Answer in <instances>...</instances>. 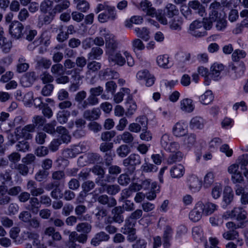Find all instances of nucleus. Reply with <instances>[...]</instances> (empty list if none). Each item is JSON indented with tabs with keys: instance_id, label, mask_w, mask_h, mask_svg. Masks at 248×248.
<instances>
[{
	"instance_id": "e2e57ef3",
	"label": "nucleus",
	"mask_w": 248,
	"mask_h": 248,
	"mask_svg": "<svg viewBox=\"0 0 248 248\" xmlns=\"http://www.w3.org/2000/svg\"><path fill=\"white\" fill-rule=\"evenodd\" d=\"M53 5V1L50 0H44L40 4V11L43 13L46 14L50 9Z\"/></svg>"
},
{
	"instance_id": "b1692460",
	"label": "nucleus",
	"mask_w": 248,
	"mask_h": 248,
	"mask_svg": "<svg viewBox=\"0 0 248 248\" xmlns=\"http://www.w3.org/2000/svg\"><path fill=\"white\" fill-rule=\"evenodd\" d=\"M97 201L103 205H107L108 207H112L117 204L113 197H108L107 195H102L98 197Z\"/></svg>"
},
{
	"instance_id": "13d9d810",
	"label": "nucleus",
	"mask_w": 248,
	"mask_h": 248,
	"mask_svg": "<svg viewBox=\"0 0 248 248\" xmlns=\"http://www.w3.org/2000/svg\"><path fill=\"white\" fill-rule=\"evenodd\" d=\"M85 109L89 106H95L99 103V99L97 96L90 94L86 99Z\"/></svg>"
},
{
	"instance_id": "f8f14e48",
	"label": "nucleus",
	"mask_w": 248,
	"mask_h": 248,
	"mask_svg": "<svg viewBox=\"0 0 248 248\" xmlns=\"http://www.w3.org/2000/svg\"><path fill=\"white\" fill-rule=\"evenodd\" d=\"M189 189L194 192L199 191L201 187V182L197 176L191 175L187 178Z\"/></svg>"
},
{
	"instance_id": "c03bdc74",
	"label": "nucleus",
	"mask_w": 248,
	"mask_h": 248,
	"mask_svg": "<svg viewBox=\"0 0 248 248\" xmlns=\"http://www.w3.org/2000/svg\"><path fill=\"white\" fill-rule=\"evenodd\" d=\"M196 142V136L194 134H187L184 139V143L188 147L193 146Z\"/></svg>"
},
{
	"instance_id": "4d7b16f0",
	"label": "nucleus",
	"mask_w": 248,
	"mask_h": 248,
	"mask_svg": "<svg viewBox=\"0 0 248 248\" xmlns=\"http://www.w3.org/2000/svg\"><path fill=\"white\" fill-rule=\"evenodd\" d=\"M214 20V22H216V28L218 31H222L226 28L227 21L223 16Z\"/></svg>"
},
{
	"instance_id": "774afa93",
	"label": "nucleus",
	"mask_w": 248,
	"mask_h": 248,
	"mask_svg": "<svg viewBox=\"0 0 248 248\" xmlns=\"http://www.w3.org/2000/svg\"><path fill=\"white\" fill-rule=\"evenodd\" d=\"M49 174V172L45 170H39L34 176L35 179L38 182H41L46 179Z\"/></svg>"
},
{
	"instance_id": "2f4dec72",
	"label": "nucleus",
	"mask_w": 248,
	"mask_h": 248,
	"mask_svg": "<svg viewBox=\"0 0 248 248\" xmlns=\"http://www.w3.org/2000/svg\"><path fill=\"white\" fill-rule=\"evenodd\" d=\"M70 115V112L68 110H60L57 114V120L60 124H64L67 123Z\"/></svg>"
},
{
	"instance_id": "f257e3e1",
	"label": "nucleus",
	"mask_w": 248,
	"mask_h": 248,
	"mask_svg": "<svg viewBox=\"0 0 248 248\" xmlns=\"http://www.w3.org/2000/svg\"><path fill=\"white\" fill-rule=\"evenodd\" d=\"M140 9L144 12L147 15L153 17H155L157 20L163 25L168 24L167 19L164 16V13L161 10L156 11L153 7L151 2L147 0H142L140 3Z\"/></svg>"
},
{
	"instance_id": "72a5a7b5",
	"label": "nucleus",
	"mask_w": 248,
	"mask_h": 248,
	"mask_svg": "<svg viewBox=\"0 0 248 248\" xmlns=\"http://www.w3.org/2000/svg\"><path fill=\"white\" fill-rule=\"evenodd\" d=\"M70 5V2L69 0H63L62 2L57 3L53 9V12L55 14L57 13H60L64 10L67 9Z\"/></svg>"
},
{
	"instance_id": "3c124183",
	"label": "nucleus",
	"mask_w": 248,
	"mask_h": 248,
	"mask_svg": "<svg viewBox=\"0 0 248 248\" xmlns=\"http://www.w3.org/2000/svg\"><path fill=\"white\" fill-rule=\"evenodd\" d=\"M0 41H2V44L0 43V46H1L2 51L5 53L9 52L12 47V41L8 40L5 37L2 38V39H1Z\"/></svg>"
},
{
	"instance_id": "9b49d317",
	"label": "nucleus",
	"mask_w": 248,
	"mask_h": 248,
	"mask_svg": "<svg viewBox=\"0 0 248 248\" xmlns=\"http://www.w3.org/2000/svg\"><path fill=\"white\" fill-rule=\"evenodd\" d=\"M27 189L30 191V194L33 197H37L44 193V190L42 187H37V183L33 181L30 180L27 184Z\"/></svg>"
},
{
	"instance_id": "20e7f679",
	"label": "nucleus",
	"mask_w": 248,
	"mask_h": 248,
	"mask_svg": "<svg viewBox=\"0 0 248 248\" xmlns=\"http://www.w3.org/2000/svg\"><path fill=\"white\" fill-rule=\"evenodd\" d=\"M24 27L22 24L18 21L12 22L9 27V32L12 36L15 39L20 38L23 35Z\"/></svg>"
},
{
	"instance_id": "39448f33",
	"label": "nucleus",
	"mask_w": 248,
	"mask_h": 248,
	"mask_svg": "<svg viewBox=\"0 0 248 248\" xmlns=\"http://www.w3.org/2000/svg\"><path fill=\"white\" fill-rule=\"evenodd\" d=\"M103 31L105 33L102 34V35L105 37L106 47L108 49V51L115 50L117 48L118 43L115 36L110 32H106V29H104Z\"/></svg>"
},
{
	"instance_id": "4468645a",
	"label": "nucleus",
	"mask_w": 248,
	"mask_h": 248,
	"mask_svg": "<svg viewBox=\"0 0 248 248\" xmlns=\"http://www.w3.org/2000/svg\"><path fill=\"white\" fill-rule=\"evenodd\" d=\"M224 69L222 64L215 63L211 67V72L209 73L210 78L214 80H217L220 78L221 72Z\"/></svg>"
},
{
	"instance_id": "0eeeda50",
	"label": "nucleus",
	"mask_w": 248,
	"mask_h": 248,
	"mask_svg": "<svg viewBox=\"0 0 248 248\" xmlns=\"http://www.w3.org/2000/svg\"><path fill=\"white\" fill-rule=\"evenodd\" d=\"M209 10L210 18L212 20H216L222 16L219 13L221 10L219 2L215 1L211 3L209 6Z\"/></svg>"
},
{
	"instance_id": "cd10ccee",
	"label": "nucleus",
	"mask_w": 248,
	"mask_h": 248,
	"mask_svg": "<svg viewBox=\"0 0 248 248\" xmlns=\"http://www.w3.org/2000/svg\"><path fill=\"white\" fill-rule=\"evenodd\" d=\"M230 68L232 71H231V76L235 78L241 76L245 71V65L243 63L239 64V66L236 67L233 65H230Z\"/></svg>"
},
{
	"instance_id": "c756f323",
	"label": "nucleus",
	"mask_w": 248,
	"mask_h": 248,
	"mask_svg": "<svg viewBox=\"0 0 248 248\" xmlns=\"http://www.w3.org/2000/svg\"><path fill=\"white\" fill-rule=\"evenodd\" d=\"M200 102L203 105L210 104L214 99V96L211 91H206L203 94L199 97Z\"/></svg>"
},
{
	"instance_id": "0e129e2a",
	"label": "nucleus",
	"mask_w": 248,
	"mask_h": 248,
	"mask_svg": "<svg viewBox=\"0 0 248 248\" xmlns=\"http://www.w3.org/2000/svg\"><path fill=\"white\" fill-rule=\"evenodd\" d=\"M136 230L133 228V224L130 220L127 219L125 220L124 226L121 228V232L124 234H126L133 231Z\"/></svg>"
},
{
	"instance_id": "f3484780",
	"label": "nucleus",
	"mask_w": 248,
	"mask_h": 248,
	"mask_svg": "<svg viewBox=\"0 0 248 248\" xmlns=\"http://www.w3.org/2000/svg\"><path fill=\"white\" fill-rule=\"evenodd\" d=\"M187 129L184 123L177 122L172 128L173 135L176 137H181L186 135Z\"/></svg>"
},
{
	"instance_id": "7ed1b4c3",
	"label": "nucleus",
	"mask_w": 248,
	"mask_h": 248,
	"mask_svg": "<svg viewBox=\"0 0 248 248\" xmlns=\"http://www.w3.org/2000/svg\"><path fill=\"white\" fill-rule=\"evenodd\" d=\"M20 128L17 127L16 129L15 134L16 137L18 138H23L25 140H30L32 138L31 133L35 131L34 126L31 124H27L24 126L20 131Z\"/></svg>"
},
{
	"instance_id": "f03ea898",
	"label": "nucleus",
	"mask_w": 248,
	"mask_h": 248,
	"mask_svg": "<svg viewBox=\"0 0 248 248\" xmlns=\"http://www.w3.org/2000/svg\"><path fill=\"white\" fill-rule=\"evenodd\" d=\"M203 22L198 20L193 21L189 26V33L193 36L201 37L207 35L204 31Z\"/></svg>"
},
{
	"instance_id": "a878e982",
	"label": "nucleus",
	"mask_w": 248,
	"mask_h": 248,
	"mask_svg": "<svg viewBox=\"0 0 248 248\" xmlns=\"http://www.w3.org/2000/svg\"><path fill=\"white\" fill-rule=\"evenodd\" d=\"M181 109L186 112H191L194 109L193 101L189 98H185L180 101Z\"/></svg>"
},
{
	"instance_id": "423d86ee",
	"label": "nucleus",
	"mask_w": 248,
	"mask_h": 248,
	"mask_svg": "<svg viewBox=\"0 0 248 248\" xmlns=\"http://www.w3.org/2000/svg\"><path fill=\"white\" fill-rule=\"evenodd\" d=\"M108 60L109 62L115 64L123 66L125 63V60L120 52H115V50L108 51Z\"/></svg>"
},
{
	"instance_id": "2eb2a0df",
	"label": "nucleus",
	"mask_w": 248,
	"mask_h": 248,
	"mask_svg": "<svg viewBox=\"0 0 248 248\" xmlns=\"http://www.w3.org/2000/svg\"><path fill=\"white\" fill-rule=\"evenodd\" d=\"M101 111L99 108H93L92 110H86L83 114L84 118L89 121L97 120L100 116Z\"/></svg>"
},
{
	"instance_id": "dca6fc26",
	"label": "nucleus",
	"mask_w": 248,
	"mask_h": 248,
	"mask_svg": "<svg viewBox=\"0 0 248 248\" xmlns=\"http://www.w3.org/2000/svg\"><path fill=\"white\" fill-rule=\"evenodd\" d=\"M41 203L38 198L35 197L31 198L26 209L34 214H37L41 207Z\"/></svg>"
},
{
	"instance_id": "338daca9",
	"label": "nucleus",
	"mask_w": 248,
	"mask_h": 248,
	"mask_svg": "<svg viewBox=\"0 0 248 248\" xmlns=\"http://www.w3.org/2000/svg\"><path fill=\"white\" fill-rule=\"evenodd\" d=\"M141 170L143 172H151L154 171H156L157 170V168L156 166L146 162L145 160V162L141 166Z\"/></svg>"
},
{
	"instance_id": "ddd939ff",
	"label": "nucleus",
	"mask_w": 248,
	"mask_h": 248,
	"mask_svg": "<svg viewBox=\"0 0 248 248\" xmlns=\"http://www.w3.org/2000/svg\"><path fill=\"white\" fill-rule=\"evenodd\" d=\"M188 7L193 9L196 13L201 16H203L205 14V7L197 0L189 1Z\"/></svg>"
},
{
	"instance_id": "49530a36",
	"label": "nucleus",
	"mask_w": 248,
	"mask_h": 248,
	"mask_svg": "<svg viewBox=\"0 0 248 248\" xmlns=\"http://www.w3.org/2000/svg\"><path fill=\"white\" fill-rule=\"evenodd\" d=\"M222 190V185L220 183H216L212 188L211 195L215 199H218L221 195Z\"/></svg>"
},
{
	"instance_id": "8fccbe9b",
	"label": "nucleus",
	"mask_w": 248,
	"mask_h": 248,
	"mask_svg": "<svg viewBox=\"0 0 248 248\" xmlns=\"http://www.w3.org/2000/svg\"><path fill=\"white\" fill-rule=\"evenodd\" d=\"M183 157V154L180 151L176 152L175 154L170 155L167 160L169 164H172L173 163L180 161Z\"/></svg>"
},
{
	"instance_id": "6e6552de",
	"label": "nucleus",
	"mask_w": 248,
	"mask_h": 248,
	"mask_svg": "<svg viewBox=\"0 0 248 248\" xmlns=\"http://www.w3.org/2000/svg\"><path fill=\"white\" fill-rule=\"evenodd\" d=\"M37 76L34 72H29L24 74L21 78L20 82L22 86H31L36 80Z\"/></svg>"
},
{
	"instance_id": "5fc2aeb1",
	"label": "nucleus",
	"mask_w": 248,
	"mask_h": 248,
	"mask_svg": "<svg viewBox=\"0 0 248 248\" xmlns=\"http://www.w3.org/2000/svg\"><path fill=\"white\" fill-rule=\"evenodd\" d=\"M56 125V122L53 121L50 123L45 124L43 126V130L50 134H54L55 133V126Z\"/></svg>"
},
{
	"instance_id": "052dcab7",
	"label": "nucleus",
	"mask_w": 248,
	"mask_h": 248,
	"mask_svg": "<svg viewBox=\"0 0 248 248\" xmlns=\"http://www.w3.org/2000/svg\"><path fill=\"white\" fill-rule=\"evenodd\" d=\"M10 170H6L3 172L0 173V183L6 184L12 180Z\"/></svg>"
},
{
	"instance_id": "ea45409f",
	"label": "nucleus",
	"mask_w": 248,
	"mask_h": 248,
	"mask_svg": "<svg viewBox=\"0 0 248 248\" xmlns=\"http://www.w3.org/2000/svg\"><path fill=\"white\" fill-rule=\"evenodd\" d=\"M233 198V193L232 188L230 186H226L224 189L223 200L227 204H230Z\"/></svg>"
},
{
	"instance_id": "69168bd1",
	"label": "nucleus",
	"mask_w": 248,
	"mask_h": 248,
	"mask_svg": "<svg viewBox=\"0 0 248 248\" xmlns=\"http://www.w3.org/2000/svg\"><path fill=\"white\" fill-rule=\"evenodd\" d=\"M132 46L134 51H135L136 49L142 50L145 48V46L143 43L139 38L135 39L132 41Z\"/></svg>"
},
{
	"instance_id": "1a4fd4ad",
	"label": "nucleus",
	"mask_w": 248,
	"mask_h": 248,
	"mask_svg": "<svg viewBox=\"0 0 248 248\" xmlns=\"http://www.w3.org/2000/svg\"><path fill=\"white\" fill-rule=\"evenodd\" d=\"M115 7L108 8L105 13H101L98 16V20L100 22L104 23L108 20H114L116 18Z\"/></svg>"
},
{
	"instance_id": "603ef678",
	"label": "nucleus",
	"mask_w": 248,
	"mask_h": 248,
	"mask_svg": "<svg viewBox=\"0 0 248 248\" xmlns=\"http://www.w3.org/2000/svg\"><path fill=\"white\" fill-rule=\"evenodd\" d=\"M16 150L19 152H26L29 151L30 144L26 140L18 141L16 145Z\"/></svg>"
},
{
	"instance_id": "c9c22d12",
	"label": "nucleus",
	"mask_w": 248,
	"mask_h": 248,
	"mask_svg": "<svg viewBox=\"0 0 248 248\" xmlns=\"http://www.w3.org/2000/svg\"><path fill=\"white\" fill-rule=\"evenodd\" d=\"M203 120L201 117L193 118L190 122V127L193 129H202L203 127Z\"/></svg>"
},
{
	"instance_id": "e433bc0d",
	"label": "nucleus",
	"mask_w": 248,
	"mask_h": 248,
	"mask_svg": "<svg viewBox=\"0 0 248 248\" xmlns=\"http://www.w3.org/2000/svg\"><path fill=\"white\" fill-rule=\"evenodd\" d=\"M135 31L138 37L141 38L144 41H147L150 38L149 31L145 27H143L141 29L136 28L135 29Z\"/></svg>"
},
{
	"instance_id": "6ab92c4d",
	"label": "nucleus",
	"mask_w": 248,
	"mask_h": 248,
	"mask_svg": "<svg viewBox=\"0 0 248 248\" xmlns=\"http://www.w3.org/2000/svg\"><path fill=\"white\" fill-rule=\"evenodd\" d=\"M110 238L108 234L104 232H100L95 234L94 236L92 238L91 243L94 246H98L103 241H107Z\"/></svg>"
},
{
	"instance_id": "a18cd8bd",
	"label": "nucleus",
	"mask_w": 248,
	"mask_h": 248,
	"mask_svg": "<svg viewBox=\"0 0 248 248\" xmlns=\"http://www.w3.org/2000/svg\"><path fill=\"white\" fill-rule=\"evenodd\" d=\"M130 152V148L126 144H122L116 149L117 154L121 157H125Z\"/></svg>"
},
{
	"instance_id": "aec40b11",
	"label": "nucleus",
	"mask_w": 248,
	"mask_h": 248,
	"mask_svg": "<svg viewBox=\"0 0 248 248\" xmlns=\"http://www.w3.org/2000/svg\"><path fill=\"white\" fill-rule=\"evenodd\" d=\"M232 219L244 221L247 219V212L242 207H235L232 210Z\"/></svg>"
},
{
	"instance_id": "bb28decb",
	"label": "nucleus",
	"mask_w": 248,
	"mask_h": 248,
	"mask_svg": "<svg viewBox=\"0 0 248 248\" xmlns=\"http://www.w3.org/2000/svg\"><path fill=\"white\" fill-rule=\"evenodd\" d=\"M116 138L118 143L123 140L124 143L127 144L132 143L134 140V136L130 131H124L122 134L117 136Z\"/></svg>"
},
{
	"instance_id": "79ce46f5",
	"label": "nucleus",
	"mask_w": 248,
	"mask_h": 248,
	"mask_svg": "<svg viewBox=\"0 0 248 248\" xmlns=\"http://www.w3.org/2000/svg\"><path fill=\"white\" fill-rule=\"evenodd\" d=\"M202 213L206 216L211 215L217 210V205L211 202H207L204 204L202 203Z\"/></svg>"
},
{
	"instance_id": "4c0bfd02",
	"label": "nucleus",
	"mask_w": 248,
	"mask_h": 248,
	"mask_svg": "<svg viewBox=\"0 0 248 248\" xmlns=\"http://www.w3.org/2000/svg\"><path fill=\"white\" fill-rule=\"evenodd\" d=\"M78 233L76 231H73L68 237V240L66 246L69 248H77L78 245L76 244L77 241Z\"/></svg>"
},
{
	"instance_id": "de8ad7c7",
	"label": "nucleus",
	"mask_w": 248,
	"mask_h": 248,
	"mask_svg": "<svg viewBox=\"0 0 248 248\" xmlns=\"http://www.w3.org/2000/svg\"><path fill=\"white\" fill-rule=\"evenodd\" d=\"M63 71V65L61 63L54 64L51 67V72L55 77L62 75Z\"/></svg>"
},
{
	"instance_id": "9d476101",
	"label": "nucleus",
	"mask_w": 248,
	"mask_h": 248,
	"mask_svg": "<svg viewBox=\"0 0 248 248\" xmlns=\"http://www.w3.org/2000/svg\"><path fill=\"white\" fill-rule=\"evenodd\" d=\"M202 203L198 202L194 208L190 212L189 217L190 220L194 222L199 221L202 217Z\"/></svg>"
},
{
	"instance_id": "09e8293b",
	"label": "nucleus",
	"mask_w": 248,
	"mask_h": 248,
	"mask_svg": "<svg viewBox=\"0 0 248 248\" xmlns=\"http://www.w3.org/2000/svg\"><path fill=\"white\" fill-rule=\"evenodd\" d=\"M102 76L104 79H115L119 77V74L114 70L108 68L104 71Z\"/></svg>"
},
{
	"instance_id": "7c9ffc66",
	"label": "nucleus",
	"mask_w": 248,
	"mask_h": 248,
	"mask_svg": "<svg viewBox=\"0 0 248 248\" xmlns=\"http://www.w3.org/2000/svg\"><path fill=\"white\" fill-rule=\"evenodd\" d=\"M55 15V13L52 10L48 13V15L40 16L38 17V24L41 25L49 24L53 20Z\"/></svg>"
},
{
	"instance_id": "a211bd4d",
	"label": "nucleus",
	"mask_w": 248,
	"mask_h": 248,
	"mask_svg": "<svg viewBox=\"0 0 248 248\" xmlns=\"http://www.w3.org/2000/svg\"><path fill=\"white\" fill-rule=\"evenodd\" d=\"M141 163L140 156L135 154H131L127 158L123 160V164L127 167L129 165L135 166Z\"/></svg>"
},
{
	"instance_id": "6e6d98bb",
	"label": "nucleus",
	"mask_w": 248,
	"mask_h": 248,
	"mask_svg": "<svg viewBox=\"0 0 248 248\" xmlns=\"http://www.w3.org/2000/svg\"><path fill=\"white\" fill-rule=\"evenodd\" d=\"M238 232L236 230H229L223 233V237L226 240H234L238 237Z\"/></svg>"
},
{
	"instance_id": "412c9836",
	"label": "nucleus",
	"mask_w": 248,
	"mask_h": 248,
	"mask_svg": "<svg viewBox=\"0 0 248 248\" xmlns=\"http://www.w3.org/2000/svg\"><path fill=\"white\" fill-rule=\"evenodd\" d=\"M124 95L127 96L128 99H131L130 90L128 88H123L120 91L114 95L113 101L115 103L119 104L123 100Z\"/></svg>"
},
{
	"instance_id": "a19ab883",
	"label": "nucleus",
	"mask_w": 248,
	"mask_h": 248,
	"mask_svg": "<svg viewBox=\"0 0 248 248\" xmlns=\"http://www.w3.org/2000/svg\"><path fill=\"white\" fill-rule=\"evenodd\" d=\"M103 50L100 47H93L90 52L88 54V58L89 60L98 59V58L103 54Z\"/></svg>"
},
{
	"instance_id": "bf43d9fd",
	"label": "nucleus",
	"mask_w": 248,
	"mask_h": 248,
	"mask_svg": "<svg viewBox=\"0 0 248 248\" xmlns=\"http://www.w3.org/2000/svg\"><path fill=\"white\" fill-rule=\"evenodd\" d=\"M127 103L129 104L127 111L125 114L127 116L129 117L132 116L136 111L137 109V105L136 103L131 99H128Z\"/></svg>"
},
{
	"instance_id": "864d4df0",
	"label": "nucleus",
	"mask_w": 248,
	"mask_h": 248,
	"mask_svg": "<svg viewBox=\"0 0 248 248\" xmlns=\"http://www.w3.org/2000/svg\"><path fill=\"white\" fill-rule=\"evenodd\" d=\"M116 132L114 130L103 132L101 134V139L103 141H110L115 136Z\"/></svg>"
},
{
	"instance_id": "4be33fe9",
	"label": "nucleus",
	"mask_w": 248,
	"mask_h": 248,
	"mask_svg": "<svg viewBox=\"0 0 248 248\" xmlns=\"http://www.w3.org/2000/svg\"><path fill=\"white\" fill-rule=\"evenodd\" d=\"M124 212V208L120 206H116L112 210L111 213L115 222L121 224L124 221V218L122 215Z\"/></svg>"
},
{
	"instance_id": "473e14b6",
	"label": "nucleus",
	"mask_w": 248,
	"mask_h": 248,
	"mask_svg": "<svg viewBox=\"0 0 248 248\" xmlns=\"http://www.w3.org/2000/svg\"><path fill=\"white\" fill-rule=\"evenodd\" d=\"M46 121V118L43 116L34 115L32 118L31 124L34 126L35 129V128H40L44 125Z\"/></svg>"
},
{
	"instance_id": "c85d7f7f",
	"label": "nucleus",
	"mask_w": 248,
	"mask_h": 248,
	"mask_svg": "<svg viewBox=\"0 0 248 248\" xmlns=\"http://www.w3.org/2000/svg\"><path fill=\"white\" fill-rule=\"evenodd\" d=\"M179 12L178 10L176 8V7L174 4L171 3L168 4L164 11H163L164 13V16L166 18L165 16H167L168 17L171 18L173 16L177 15Z\"/></svg>"
},
{
	"instance_id": "37998d69",
	"label": "nucleus",
	"mask_w": 248,
	"mask_h": 248,
	"mask_svg": "<svg viewBox=\"0 0 248 248\" xmlns=\"http://www.w3.org/2000/svg\"><path fill=\"white\" fill-rule=\"evenodd\" d=\"M215 175L212 172H208L204 176L203 185L205 188H209L214 182Z\"/></svg>"
},
{
	"instance_id": "5701e85b",
	"label": "nucleus",
	"mask_w": 248,
	"mask_h": 248,
	"mask_svg": "<svg viewBox=\"0 0 248 248\" xmlns=\"http://www.w3.org/2000/svg\"><path fill=\"white\" fill-rule=\"evenodd\" d=\"M87 96V93L85 91L78 92L75 95V100L78 103V108L79 109H85L86 100L85 98Z\"/></svg>"
},
{
	"instance_id": "f704fd0d",
	"label": "nucleus",
	"mask_w": 248,
	"mask_h": 248,
	"mask_svg": "<svg viewBox=\"0 0 248 248\" xmlns=\"http://www.w3.org/2000/svg\"><path fill=\"white\" fill-rule=\"evenodd\" d=\"M92 228V225L90 223L87 222H81L77 224L76 230L78 232L87 234L91 232Z\"/></svg>"
},
{
	"instance_id": "680f3d73",
	"label": "nucleus",
	"mask_w": 248,
	"mask_h": 248,
	"mask_svg": "<svg viewBox=\"0 0 248 248\" xmlns=\"http://www.w3.org/2000/svg\"><path fill=\"white\" fill-rule=\"evenodd\" d=\"M81 71V69L79 68H74L72 70L68 71L67 74H71V77L73 81L79 82V81L82 79L80 75Z\"/></svg>"
},
{
	"instance_id": "58836bf2",
	"label": "nucleus",
	"mask_w": 248,
	"mask_h": 248,
	"mask_svg": "<svg viewBox=\"0 0 248 248\" xmlns=\"http://www.w3.org/2000/svg\"><path fill=\"white\" fill-rule=\"evenodd\" d=\"M169 57L167 55L158 56L156 58L157 64L161 67L168 68L171 66L169 62Z\"/></svg>"
},
{
	"instance_id": "393cba45",
	"label": "nucleus",
	"mask_w": 248,
	"mask_h": 248,
	"mask_svg": "<svg viewBox=\"0 0 248 248\" xmlns=\"http://www.w3.org/2000/svg\"><path fill=\"white\" fill-rule=\"evenodd\" d=\"M170 173L173 178H180L183 176L185 173L184 167L181 164L175 165L171 168Z\"/></svg>"
}]
</instances>
